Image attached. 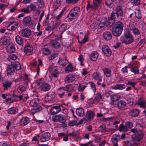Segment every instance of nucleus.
<instances>
[{
	"label": "nucleus",
	"mask_w": 146,
	"mask_h": 146,
	"mask_svg": "<svg viewBox=\"0 0 146 146\" xmlns=\"http://www.w3.org/2000/svg\"><path fill=\"white\" fill-rule=\"evenodd\" d=\"M120 40L122 43L127 45L131 44L134 40V37L130 31L126 29L124 31V35L121 37Z\"/></svg>",
	"instance_id": "f257e3e1"
},
{
	"label": "nucleus",
	"mask_w": 146,
	"mask_h": 146,
	"mask_svg": "<svg viewBox=\"0 0 146 146\" xmlns=\"http://www.w3.org/2000/svg\"><path fill=\"white\" fill-rule=\"evenodd\" d=\"M123 25L120 22H116L112 27V31L113 35L115 36H119L123 30Z\"/></svg>",
	"instance_id": "f03ea898"
},
{
	"label": "nucleus",
	"mask_w": 146,
	"mask_h": 146,
	"mask_svg": "<svg viewBox=\"0 0 146 146\" xmlns=\"http://www.w3.org/2000/svg\"><path fill=\"white\" fill-rule=\"evenodd\" d=\"M52 120L54 122H57L59 121L62 123L63 125H66L65 122L66 119L61 114L56 115L53 116L52 117Z\"/></svg>",
	"instance_id": "7ed1b4c3"
},
{
	"label": "nucleus",
	"mask_w": 146,
	"mask_h": 146,
	"mask_svg": "<svg viewBox=\"0 0 146 146\" xmlns=\"http://www.w3.org/2000/svg\"><path fill=\"white\" fill-rule=\"evenodd\" d=\"M33 21L32 20L31 17L29 16L24 17L23 21V23L24 25L29 27L33 26Z\"/></svg>",
	"instance_id": "20e7f679"
},
{
	"label": "nucleus",
	"mask_w": 146,
	"mask_h": 146,
	"mask_svg": "<svg viewBox=\"0 0 146 146\" xmlns=\"http://www.w3.org/2000/svg\"><path fill=\"white\" fill-rule=\"evenodd\" d=\"M94 114V112L92 111H87L86 113V116L84 117L85 119L86 122H89L93 120Z\"/></svg>",
	"instance_id": "39448f33"
},
{
	"label": "nucleus",
	"mask_w": 146,
	"mask_h": 146,
	"mask_svg": "<svg viewBox=\"0 0 146 146\" xmlns=\"http://www.w3.org/2000/svg\"><path fill=\"white\" fill-rule=\"evenodd\" d=\"M120 98V96L118 95H114L112 96H111V102L110 103V104L111 105L112 107H114L116 106V104H114V102L118 101Z\"/></svg>",
	"instance_id": "423d86ee"
},
{
	"label": "nucleus",
	"mask_w": 146,
	"mask_h": 146,
	"mask_svg": "<svg viewBox=\"0 0 146 146\" xmlns=\"http://www.w3.org/2000/svg\"><path fill=\"white\" fill-rule=\"evenodd\" d=\"M61 105L53 106L50 109V113L52 115H54L60 112L61 111L60 108Z\"/></svg>",
	"instance_id": "0eeeda50"
},
{
	"label": "nucleus",
	"mask_w": 146,
	"mask_h": 146,
	"mask_svg": "<svg viewBox=\"0 0 146 146\" xmlns=\"http://www.w3.org/2000/svg\"><path fill=\"white\" fill-rule=\"evenodd\" d=\"M80 11V8L76 7L72 9L69 13V15L72 17H75L78 15Z\"/></svg>",
	"instance_id": "6e6552de"
},
{
	"label": "nucleus",
	"mask_w": 146,
	"mask_h": 146,
	"mask_svg": "<svg viewBox=\"0 0 146 146\" xmlns=\"http://www.w3.org/2000/svg\"><path fill=\"white\" fill-rule=\"evenodd\" d=\"M102 51L107 56H110L111 54L110 49L107 45H104L102 47Z\"/></svg>",
	"instance_id": "1a4fd4ad"
},
{
	"label": "nucleus",
	"mask_w": 146,
	"mask_h": 146,
	"mask_svg": "<svg viewBox=\"0 0 146 146\" xmlns=\"http://www.w3.org/2000/svg\"><path fill=\"white\" fill-rule=\"evenodd\" d=\"M50 137V134L48 132L44 133L40 137L41 141L42 142L49 140Z\"/></svg>",
	"instance_id": "9d476101"
},
{
	"label": "nucleus",
	"mask_w": 146,
	"mask_h": 146,
	"mask_svg": "<svg viewBox=\"0 0 146 146\" xmlns=\"http://www.w3.org/2000/svg\"><path fill=\"white\" fill-rule=\"evenodd\" d=\"M31 32L29 29H25L22 30L21 31V35L26 38H28L31 35Z\"/></svg>",
	"instance_id": "9b49d317"
},
{
	"label": "nucleus",
	"mask_w": 146,
	"mask_h": 146,
	"mask_svg": "<svg viewBox=\"0 0 146 146\" xmlns=\"http://www.w3.org/2000/svg\"><path fill=\"white\" fill-rule=\"evenodd\" d=\"M144 134L143 132L141 131L137 133L135 137L133 139V140H136L137 141H141L142 140Z\"/></svg>",
	"instance_id": "f8f14e48"
},
{
	"label": "nucleus",
	"mask_w": 146,
	"mask_h": 146,
	"mask_svg": "<svg viewBox=\"0 0 146 146\" xmlns=\"http://www.w3.org/2000/svg\"><path fill=\"white\" fill-rule=\"evenodd\" d=\"M41 90L42 91L46 92L49 90L50 88V86L47 83L43 82L41 85Z\"/></svg>",
	"instance_id": "ddd939ff"
},
{
	"label": "nucleus",
	"mask_w": 146,
	"mask_h": 146,
	"mask_svg": "<svg viewBox=\"0 0 146 146\" xmlns=\"http://www.w3.org/2000/svg\"><path fill=\"white\" fill-rule=\"evenodd\" d=\"M115 11L120 17H123V13L122 6L120 5L117 6L115 7Z\"/></svg>",
	"instance_id": "4468645a"
},
{
	"label": "nucleus",
	"mask_w": 146,
	"mask_h": 146,
	"mask_svg": "<svg viewBox=\"0 0 146 146\" xmlns=\"http://www.w3.org/2000/svg\"><path fill=\"white\" fill-rule=\"evenodd\" d=\"M103 38L106 40H110L112 37L111 33L109 31H106L103 34Z\"/></svg>",
	"instance_id": "2eb2a0df"
},
{
	"label": "nucleus",
	"mask_w": 146,
	"mask_h": 146,
	"mask_svg": "<svg viewBox=\"0 0 146 146\" xmlns=\"http://www.w3.org/2000/svg\"><path fill=\"white\" fill-rule=\"evenodd\" d=\"M7 75L12 74L15 72V69L12 64L9 65L7 68Z\"/></svg>",
	"instance_id": "dca6fc26"
},
{
	"label": "nucleus",
	"mask_w": 146,
	"mask_h": 146,
	"mask_svg": "<svg viewBox=\"0 0 146 146\" xmlns=\"http://www.w3.org/2000/svg\"><path fill=\"white\" fill-rule=\"evenodd\" d=\"M29 121V120L28 118L27 117H23L20 121V125L21 126H24L27 124Z\"/></svg>",
	"instance_id": "f3484780"
},
{
	"label": "nucleus",
	"mask_w": 146,
	"mask_h": 146,
	"mask_svg": "<svg viewBox=\"0 0 146 146\" xmlns=\"http://www.w3.org/2000/svg\"><path fill=\"white\" fill-rule=\"evenodd\" d=\"M98 56V53L97 52H94L91 54L90 56V58L92 61H96L97 60Z\"/></svg>",
	"instance_id": "a211bd4d"
},
{
	"label": "nucleus",
	"mask_w": 146,
	"mask_h": 146,
	"mask_svg": "<svg viewBox=\"0 0 146 146\" xmlns=\"http://www.w3.org/2000/svg\"><path fill=\"white\" fill-rule=\"evenodd\" d=\"M75 77L74 75H69L66 77L65 81L67 83L71 82L74 80Z\"/></svg>",
	"instance_id": "6ab92c4d"
},
{
	"label": "nucleus",
	"mask_w": 146,
	"mask_h": 146,
	"mask_svg": "<svg viewBox=\"0 0 146 146\" xmlns=\"http://www.w3.org/2000/svg\"><path fill=\"white\" fill-rule=\"evenodd\" d=\"M139 112V110L138 109L135 108L130 112V115L133 117H136L138 116Z\"/></svg>",
	"instance_id": "aec40b11"
},
{
	"label": "nucleus",
	"mask_w": 146,
	"mask_h": 146,
	"mask_svg": "<svg viewBox=\"0 0 146 146\" xmlns=\"http://www.w3.org/2000/svg\"><path fill=\"white\" fill-rule=\"evenodd\" d=\"M12 83L10 82L6 81L2 83V86L3 87V90H7L8 88L10 87L12 84Z\"/></svg>",
	"instance_id": "412c9836"
},
{
	"label": "nucleus",
	"mask_w": 146,
	"mask_h": 146,
	"mask_svg": "<svg viewBox=\"0 0 146 146\" xmlns=\"http://www.w3.org/2000/svg\"><path fill=\"white\" fill-rule=\"evenodd\" d=\"M42 109V107L40 106H38L37 107H34L31 109V112L33 114H35V113L41 111Z\"/></svg>",
	"instance_id": "4be33fe9"
},
{
	"label": "nucleus",
	"mask_w": 146,
	"mask_h": 146,
	"mask_svg": "<svg viewBox=\"0 0 146 146\" xmlns=\"http://www.w3.org/2000/svg\"><path fill=\"white\" fill-rule=\"evenodd\" d=\"M51 44L55 48H58L60 47V43L56 40H54L51 41Z\"/></svg>",
	"instance_id": "5701e85b"
},
{
	"label": "nucleus",
	"mask_w": 146,
	"mask_h": 146,
	"mask_svg": "<svg viewBox=\"0 0 146 146\" xmlns=\"http://www.w3.org/2000/svg\"><path fill=\"white\" fill-rule=\"evenodd\" d=\"M11 64L13 66L15 69L17 70H19L21 69V67L20 63L17 62H11Z\"/></svg>",
	"instance_id": "b1692460"
},
{
	"label": "nucleus",
	"mask_w": 146,
	"mask_h": 146,
	"mask_svg": "<svg viewBox=\"0 0 146 146\" xmlns=\"http://www.w3.org/2000/svg\"><path fill=\"white\" fill-rule=\"evenodd\" d=\"M9 38L8 36H6L0 40V43L2 44H6L9 42Z\"/></svg>",
	"instance_id": "393cba45"
},
{
	"label": "nucleus",
	"mask_w": 146,
	"mask_h": 146,
	"mask_svg": "<svg viewBox=\"0 0 146 146\" xmlns=\"http://www.w3.org/2000/svg\"><path fill=\"white\" fill-rule=\"evenodd\" d=\"M130 30L132 31L133 33L135 35H138L140 34V31L139 30V29L133 26H131L130 27Z\"/></svg>",
	"instance_id": "a878e982"
},
{
	"label": "nucleus",
	"mask_w": 146,
	"mask_h": 146,
	"mask_svg": "<svg viewBox=\"0 0 146 146\" xmlns=\"http://www.w3.org/2000/svg\"><path fill=\"white\" fill-rule=\"evenodd\" d=\"M33 50L32 46L30 44H27L24 48V52L27 53L28 52H31Z\"/></svg>",
	"instance_id": "bb28decb"
},
{
	"label": "nucleus",
	"mask_w": 146,
	"mask_h": 146,
	"mask_svg": "<svg viewBox=\"0 0 146 146\" xmlns=\"http://www.w3.org/2000/svg\"><path fill=\"white\" fill-rule=\"evenodd\" d=\"M76 113L79 116H83L84 113V110L82 108H78L76 109Z\"/></svg>",
	"instance_id": "cd10ccee"
},
{
	"label": "nucleus",
	"mask_w": 146,
	"mask_h": 146,
	"mask_svg": "<svg viewBox=\"0 0 146 146\" xmlns=\"http://www.w3.org/2000/svg\"><path fill=\"white\" fill-rule=\"evenodd\" d=\"M106 23V27H107L108 26L110 27L111 26H113L115 22V20L111 19H109L108 20L105 21Z\"/></svg>",
	"instance_id": "c85d7f7f"
},
{
	"label": "nucleus",
	"mask_w": 146,
	"mask_h": 146,
	"mask_svg": "<svg viewBox=\"0 0 146 146\" xmlns=\"http://www.w3.org/2000/svg\"><path fill=\"white\" fill-rule=\"evenodd\" d=\"M101 0H93L92 9H96L100 5Z\"/></svg>",
	"instance_id": "c756f323"
},
{
	"label": "nucleus",
	"mask_w": 146,
	"mask_h": 146,
	"mask_svg": "<svg viewBox=\"0 0 146 146\" xmlns=\"http://www.w3.org/2000/svg\"><path fill=\"white\" fill-rule=\"evenodd\" d=\"M126 104V103L123 100H121L117 103V107L119 109H121L124 107Z\"/></svg>",
	"instance_id": "7c9ffc66"
},
{
	"label": "nucleus",
	"mask_w": 146,
	"mask_h": 146,
	"mask_svg": "<svg viewBox=\"0 0 146 146\" xmlns=\"http://www.w3.org/2000/svg\"><path fill=\"white\" fill-rule=\"evenodd\" d=\"M119 130L120 131L127 132L129 131L128 129L125 125H123V124H121L119 127Z\"/></svg>",
	"instance_id": "2f4dec72"
},
{
	"label": "nucleus",
	"mask_w": 146,
	"mask_h": 146,
	"mask_svg": "<svg viewBox=\"0 0 146 146\" xmlns=\"http://www.w3.org/2000/svg\"><path fill=\"white\" fill-rule=\"evenodd\" d=\"M8 113L10 114H14L18 112V110L15 108L12 107L8 109Z\"/></svg>",
	"instance_id": "473e14b6"
},
{
	"label": "nucleus",
	"mask_w": 146,
	"mask_h": 146,
	"mask_svg": "<svg viewBox=\"0 0 146 146\" xmlns=\"http://www.w3.org/2000/svg\"><path fill=\"white\" fill-rule=\"evenodd\" d=\"M102 98V96L100 93H98L96 95V96L94 99V101L96 102H98Z\"/></svg>",
	"instance_id": "72a5a7b5"
},
{
	"label": "nucleus",
	"mask_w": 146,
	"mask_h": 146,
	"mask_svg": "<svg viewBox=\"0 0 146 146\" xmlns=\"http://www.w3.org/2000/svg\"><path fill=\"white\" fill-rule=\"evenodd\" d=\"M116 0H106L105 4L108 7L111 8L113 6V3Z\"/></svg>",
	"instance_id": "f704fd0d"
},
{
	"label": "nucleus",
	"mask_w": 146,
	"mask_h": 146,
	"mask_svg": "<svg viewBox=\"0 0 146 146\" xmlns=\"http://www.w3.org/2000/svg\"><path fill=\"white\" fill-rule=\"evenodd\" d=\"M130 2L133 6H137L139 7L140 4V0H129Z\"/></svg>",
	"instance_id": "c9c22d12"
},
{
	"label": "nucleus",
	"mask_w": 146,
	"mask_h": 146,
	"mask_svg": "<svg viewBox=\"0 0 146 146\" xmlns=\"http://www.w3.org/2000/svg\"><path fill=\"white\" fill-rule=\"evenodd\" d=\"M125 85L124 84H119L116 85L113 87V89H114L122 90L125 88Z\"/></svg>",
	"instance_id": "e433bc0d"
},
{
	"label": "nucleus",
	"mask_w": 146,
	"mask_h": 146,
	"mask_svg": "<svg viewBox=\"0 0 146 146\" xmlns=\"http://www.w3.org/2000/svg\"><path fill=\"white\" fill-rule=\"evenodd\" d=\"M104 74L107 77H109L111 75L110 70L108 68H105L103 70Z\"/></svg>",
	"instance_id": "4c0bfd02"
},
{
	"label": "nucleus",
	"mask_w": 146,
	"mask_h": 146,
	"mask_svg": "<svg viewBox=\"0 0 146 146\" xmlns=\"http://www.w3.org/2000/svg\"><path fill=\"white\" fill-rule=\"evenodd\" d=\"M94 78L96 80H99L101 81L102 80V77L99 76V73L98 72L94 73Z\"/></svg>",
	"instance_id": "58836bf2"
},
{
	"label": "nucleus",
	"mask_w": 146,
	"mask_h": 146,
	"mask_svg": "<svg viewBox=\"0 0 146 146\" xmlns=\"http://www.w3.org/2000/svg\"><path fill=\"white\" fill-rule=\"evenodd\" d=\"M80 133L78 131L72 132V133H68V135L69 136L73 137H74L79 136Z\"/></svg>",
	"instance_id": "ea45409f"
},
{
	"label": "nucleus",
	"mask_w": 146,
	"mask_h": 146,
	"mask_svg": "<svg viewBox=\"0 0 146 146\" xmlns=\"http://www.w3.org/2000/svg\"><path fill=\"white\" fill-rule=\"evenodd\" d=\"M73 70V66L71 64H69L65 68V71L67 73L72 71Z\"/></svg>",
	"instance_id": "a19ab883"
},
{
	"label": "nucleus",
	"mask_w": 146,
	"mask_h": 146,
	"mask_svg": "<svg viewBox=\"0 0 146 146\" xmlns=\"http://www.w3.org/2000/svg\"><path fill=\"white\" fill-rule=\"evenodd\" d=\"M135 16L138 19H140L142 17V15L141 14V11L139 9H136L135 12Z\"/></svg>",
	"instance_id": "79ce46f5"
},
{
	"label": "nucleus",
	"mask_w": 146,
	"mask_h": 146,
	"mask_svg": "<svg viewBox=\"0 0 146 146\" xmlns=\"http://www.w3.org/2000/svg\"><path fill=\"white\" fill-rule=\"evenodd\" d=\"M15 40L17 42L19 45H21L23 42V39L19 36L16 37Z\"/></svg>",
	"instance_id": "37998d69"
},
{
	"label": "nucleus",
	"mask_w": 146,
	"mask_h": 146,
	"mask_svg": "<svg viewBox=\"0 0 146 146\" xmlns=\"http://www.w3.org/2000/svg\"><path fill=\"white\" fill-rule=\"evenodd\" d=\"M8 51L11 53H13L15 50V46L13 44L11 45L8 48Z\"/></svg>",
	"instance_id": "c03bdc74"
},
{
	"label": "nucleus",
	"mask_w": 146,
	"mask_h": 146,
	"mask_svg": "<svg viewBox=\"0 0 146 146\" xmlns=\"http://www.w3.org/2000/svg\"><path fill=\"white\" fill-rule=\"evenodd\" d=\"M115 136H112L111 139V141L113 143V146H117L118 144L117 143L118 140L115 137Z\"/></svg>",
	"instance_id": "a18cd8bd"
},
{
	"label": "nucleus",
	"mask_w": 146,
	"mask_h": 146,
	"mask_svg": "<svg viewBox=\"0 0 146 146\" xmlns=\"http://www.w3.org/2000/svg\"><path fill=\"white\" fill-rule=\"evenodd\" d=\"M119 16L115 12H113L111 14L110 19L114 20L115 19L117 18Z\"/></svg>",
	"instance_id": "49530a36"
},
{
	"label": "nucleus",
	"mask_w": 146,
	"mask_h": 146,
	"mask_svg": "<svg viewBox=\"0 0 146 146\" xmlns=\"http://www.w3.org/2000/svg\"><path fill=\"white\" fill-rule=\"evenodd\" d=\"M17 90L19 93H22L25 91L26 88L24 86L22 85H20L17 88Z\"/></svg>",
	"instance_id": "de8ad7c7"
},
{
	"label": "nucleus",
	"mask_w": 146,
	"mask_h": 146,
	"mask_svg": "<svg viewBox=\"0 0 146 146\" xmlns=\"http://www.w3.org/2000/svg\"><path fill=\"white\" fill-rule=\"evenodd\" d=\"M59 30L60 31L63 32L67 29V27L66 24H62L59 27Z\"/></svg>",
	"instance_id": "09e8293b"
},
{
	"label": "nucleus",
	"mask_w": 146,
	"mask_h": 146,
	"mask_svg": "<svg viewBox=\"0 0 146 146\" xmlns=\"http://www.w3.org/2000/svg\"><path fill=\"white\" fill-rule=\"evenodd\" d=\"M65 60L62 59L61 58H60L59 60L58 61V63H60V65L64 67L66 65V64H65Z\"/></svg>",
	"instance_id": "8fccbe9b"
},
{
	"label": "nucleus",
	"mask_w": 146,
	"mask_h": 146,
	"mask_svg": "<svg viewBox=\"0 0 146 146\" xmlns=\"http://www.w3.org/2000/svg\"><path fill=\"white\" fill-rule=\"evenodd\" d=\"M60 0H54V5L55 6V8L56 9L58 8V6L60 5Z\"/></svg>",
	"instance_id": "3c124183"
},
{
	"label": "nucleus",
	"mask_w": 146,
	"mask_h": 146,
	"mask_svg": "<svg viewBox=\"0 0 146 146\" xmlns=\"http://www.w3.org/2000/svg\"><path fill=\"white\" fill-rule=\"evenodd\" d=\"M37 3L38 7L42 8L44 6V4L43 0H37Z\"/></svg>",
	"instance_id": "603ef678"
},
{
	"label": "nucleus",
	"mask_w": 146,
	"mask_h": 146,
	"mask_svg": "<svg viewBox=\"0 0 146 146\" xmlns=\"http://www.w3.org/2000/svg\"><path fill=\"white\" fill-rule=\"evenodd\" d=\"M125 125L127 128L129 129H131L133 126V123L130 121H127L125 123Z\"/></svg>",
	"instance_id": "864d4df0"
},
{
	"label": "nucleus",
	"mask_w": 146,
	"mask_h": 146,
	"mask_svg": "<svg viewBox=\"0 0 146 146\" xmlns=\"http://www.w3.org/2000/svg\"><path fill=\"white\" fill-rule=\"evenodd\" d=\"M44 54L48 55L50 54V52L48 48H44L42 50Z\"/></svg>",
	"instance_id": "5fc2aeb1"
},
{
	"label": "nucleus",
	"mask_w": 146,
	"mask_h": 146,
	"mask_svg": "<svg viewBox=\"0 0 146 146\" xmlns=\"http://www.w3.org/2000/svg\"><path fill=\"white\" fill-rule=\"evenodd\" d=\"M29 104L31 106L36 107L37 105V104L35 100H33L30 101Z\"/></svg>",
	"instance_id": "6e6d98bb"
},
{
	"label": "nucleus",
	"mask_w": 146,
	"mask_h": 146,
	"mask_svg": "<svg viewBox=\"0 0 146 146\" xmlns=\"http://www.w3.org/2000/svg\"><path fill=\"white\" fill-rule=\"evenodd\" d=\"M49 14H48L46 19L44 22L43 23V25L45 26H46L48 25L49 23Z\"/></svg>",
	"instance_id": "4d7b16f0"
},
{
	"label": "nucleus",
	"mask_w": 146,
	"mask_h": 146,
	"mask_svg": "<svg viewBox=\"0 0 146 146\" xmlns=\"http://www.w3.org/2000/svg\"><path fill=\"white\" fill-rule=\"evenodd\" d=\"M105 21L104 22H100L99 24L98 27V29H102L104 28L105 26L106 27Z\"/></svg>",
	"instance_id": "13d9d810"
},
{
	"label": "nucleus",
	"mask_w": 146,
	"mask_h": 146,
	"mask_svg": "<svg viewBox=\"0 0 146 146\" xmlns=\"http://www.w3.org/2000/svg\"><path fill=\"white\" fill-rule=\"evenodd\" d=\"M89 84L90 85L91 88L93 90L94 92H95L96 89L94 84L92 82H89Z\"/></svg>",
	"instance_id": "bf43d9fd"
},
{
	"label": "nucleus",
	"mask_w": 146,
	"mask_h": 146,
	"mask_svg": "<svg viewBox=\"0 0 146 146\" xmlns=\"http://www.w3.org/2000/svg\"><path fill=\"white\" fill-rule=\"evenodd\" d=\"M86 87V86L85 85L82 86L81 84H79L78 89L79 91L83 92Z\"/></svg>",
	"instance_id": "052dcab7"
},
{
	"label": "nucleus",
	"mask_w": 146,
	"mask_h": 146,
	"mask_svg": "<svg viewBox=\"0 0 146 146\" xmlns=\"http://www.w3.org/2000/svg\"><path fill=\"white\" fill-rule=\"evenodd\" d=\"M78 0H66V2L67 3L74 4L78 2Z\"/></svg>",
	"instance_id": "680f3d73"
},
{
	"label": "nucleus",
	"mask_w": 146,
	"mask_h": 146,
	"mask_svg": "<svg viewBox=\"0 0 146 146\" xmlns=\"http://www.w3.org/2000/svg\"><path fill=\"white\" fill-rule=\"evenodd\" d=\"M76 120H72L69 122L68 125L70 126H73L76 125Z\"/></svg>",
	"instance_id": "e2e57ef3"
},
{
	"label": "nucleus",
	"mask_w": 146,
	"mask_h": 146,
	"mask_svg": "<svg viewBox=\"0 0 146 146\" xmlns=\"http://www.w3.org/2000/svg\"><path fill=\"white\" fill-rule=\"evenodd\" d=\"M98 25L94 23H93L90 26V28L91 30H94L98 27Z\"/></svg>",
	"instance_id": "0e129e2a"
},
{
	"label": "nucleus",
	"mask_w": 146,
	"mask_h": 146,
	"mask_svg": "<svg viewBox=\"0 0 146 146\" xmlns=\"http://www.w3.org/2000/svg\"><path fill=\"white\" fill-rule=\"evenodd\" d=\"M15 23L14 25H12V24H11V28H12V31L15 30L16 29V28L18 26V23L17 22H14Z\"/></svg>",
	"instance_id": "69168bd1"
},
{
	"label": "nucleus",
	"mask_w": 146,
	"mask_h": 146,
	"mask_svg": "<svg viewBox=\"0 0 146 146\" xmlns=\"http://www.w3.org/2000/svg\"><path fill=\"white\" fill-rule=\"evenodd\" d=\"M131 71L134 73L135 74H138L139 73V70L138 68H131Z\"/></svg>",
	"instance_id": "338daca9"
},
{
	"label": "nucleus",
	"mask_w": 146,
	"mask_h": 146,
	"mask_svg": "<svg viewBox=\"0 0 146 146\" xmlns=\"http://www.w3.org/2000/svg\"><path fill=\"white\" fill-rule=\"evenodd\" d=\"M57 54H53L48 57V58L49 60H52L57 56Z\"/></svg>",
	"instance_id": "774afa93"
}]
</instances>
